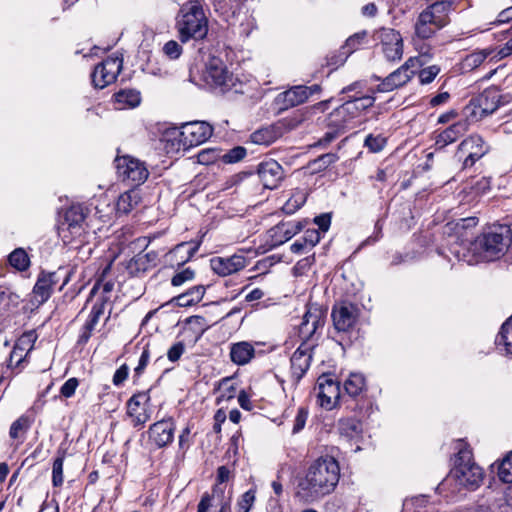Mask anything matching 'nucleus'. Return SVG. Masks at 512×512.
<instances>
[{
  "instance_id": "nucleus-6",
  "label": "nucleus",
  "mask_w": 512,
  "mask_h": 512,
  "mask_svg": "<svg viewBox=\"0 0 512 512\" xmlns=\"http://www.w3.org/2000/svg\"><path fill=\"white\" fill-rule=\"evenodd\" d=\"M85 214L83 207L72 205L66 210L63 220L58 225V236L65 245L79 248L85 242Z\"/></svg>"
},
{
  "instance_id": "nucleus-61",
  "label": "nucleus",
  "mask_w": 512,
  "mask_h": 512,
  "mask_svg": "<svg viewBox=\"0 0 512 512\" xmlns=\"http://www.w3.org/2000/svg\"><path fill=\"white\" fill-rule=\"evenodd\" d=\"M185 351V345L183 342H177L173 344L167 351V357L169 361H178Z\"/></svg>"
},
{
  "instance_id": "nucleus-57",
  "label": "nucleus",
  "mask_w": 512,
  "mask_h": 512,
  "mask_svg": "<svg viewBox=\"0 0 512 512\" xmlns=\"http://www.w3.org/2000/svg\"><path fill=\"white\" fill-rule=\"evenodd\" d=\"M428 502V499L425 495L414 496L411 498H407L403 501V509L410 510L412 508L418 509L425 507Z\"/></svg>"
},
{
  "instance_id": "nucleus-1",
  "label": "nucleus",
  "mask_w": 512,
  "mask_h": 512,
  "mask_svg": "<svg viewBox=\"0 0 512 512\" xmlns=\"http://www.w3.org/2000/svg\"><path fill=\"white\" fill-rule=\"evenodd\" d=\"M340 479V466L331 456L313 460L296 476L294 497L304 505H311L332 494Z\"/></svg>"
},
{
  "instance_id": "nucleus-56",
  "label": "nucleus",
  "mask_w": 512,
  "mask_h": 512,
  "mask_svg": "<svg viewBox=\"0 0 512 512\" xmlns=\"http://www.w3.org/2000/svg\"><path fill=\"white\" fill-rule=\"evenodd\" d=\"M308 409L306 407H300L298 408L297 414L294 419L293 429L292 432L294 434L300 432L306 424L307 418H308Z\"/></svg>"
},
{
  "instance_id": "nucleus-31",
  "label": "nucleus",
  "mask_w": 512,
  "mask_h": 512,
  "mask_svg": "<svg viewBox=\"0 0 512 512\" xmlns=\"http://www.w3.org/2000/svg\"><path fill=\"white\" fill-rule=\"evenodd\" d=\"M282 134L281 128L277 125L260 128L254 131L250 138L251 141L259 145H270L276 141Z\"/></svg>"
},
{
  "instance_id": "nucleus-15",
  "label": "nucleus",
  "mask_w": 512,
  "mask_h": 512,
  "mask_svg": "<svg viewBox=\"0 0 512 512\" xmlns=\"http://www.w3.org/2000/svg\"><path fill=\"white\" fill-rule=\"evenodd\" d=\"M489 151V146L480 135H470L459 145V153L467 154L463 166L472 167L476 161L482 158Z\"/></svg>"
},
{
  "instance_id": "nucleus-29",
  "label": "nucleus",
  "mask_w": 512,
  "mask_h": 512,
  "mask_svg": "<svg viewBox=\"0 0 512 512\" xmlns=\"http://www.w3.org/2000/svg\"><path fill=\"white\" fill-rule=\"evenodd\" d=\"M254 354L253 345L244 341L233 344L230 349V358L237 365L247 364L254 357Z\"/></svg>"
},
{
  "instance_id": "nucleus-12",
  "label": "nucleus",
  "mask_w": 512,
  "mask_h": 512,
  "mask_svg": "<svg viewBox=\"0 0 512 512\" xmlns=\"http://www.w3.org/2000/svg\"><path fill=\"white\" fill-rule=\"evenodd\" d=\"M360 315L357 305L350 302H340L333 306L331 317L338 332L347 333L355 328Z\"/></svg>"
},
{
  "instance_id": "nucleus-36",
  "label": "nucleus",
  "mask_w": 512,
  "mask_h": 512,
  "mask_svg": "<svg viewBox=\"0 0 512 512\" xmlns=\"http://www.w3.org/2000/svg\"><path fill=\"white\" fill-rule=\"evenodd\" d=\"M344 391L352 398L359 396L366 388L365 378L361 373H350L343 384Z\"/></svg>"
},
{
  "instance_id": "nucleus-26",
  "label": "nucleus",
  "mask_w": 512,
  "mask_h": 512,
  "mask_svg": "<svg viewBox=\"0 0 512 512\" xmlns=\"http://www.w3.org/2000/svg\"><path fill=\"white\" fill-rule=\"evenodd\" d=\"M173 431L171 423L160 421L150 427L149 438L152 444L158 448H163L173 440Z\"/></svg>"
},
{
  "instance_id": "nucleus-5",
  "label": "nucleus",
  "mask_w": 512,
  "mask_h": 512,
  "mask_svg": "<svg viewBox=\"0 0 512 512\" xmlns=\"http://www.w3.org/2000/svg\"><path fill=\"white\" fill-rule=\"evenodd\" d=\"M176 26L181 42L203 39L208 32V20L202 4L197 0L184 3L177 16Z\"/></svg>"
},
{
  "instance_id": "nucleus-21",
  "label": "nucleus",
  "mask_w": 512,
  "mask_h": 512,
  "mask_svg": "<svg viewBox=\"0 0 512 512\" xmlns=\"http://www.w3.org/2000/svg\"><path fill=\"white\" fill-rule=\"evenodd\" d=\"M258 176L267 189H274L283 178V169L275 160L261 162L257 169Z\"/></svg>"
},
{
  "instance_id": "nucleus-13",
  "label": "nucleus",
  "mask_w": 512,
  "mask_h": 512,
  "mask_svg": "<svg viewBox=\"0 0 512 512\" xmlns=\"http://www.w3.org/2000/svg\"><path fill=\"white\" fill-rule=\"evenodd\" d=\"M313 350L314 343H301L300 346L292 354L290 358V380L294 387L299 384L300 380L308 371L312 360Z\"/></svg>"
},
{
  "instance_id": "nucleus-2",
  "label": "nucleus",
  "mask_w": 512,
  "mask_h": 512,
  "mask_svg": "<svg viewBox=\"0 0 512 512\" xmlns=\"http://www.w3.org/2000/svg\"><path fill=\"white\" fill-rule=\"evenodd\" d=\"M511 242L512 234L508 226H493L471 243L468 250V253H472L471 257L467 258L465 253L461 256L459 251H455V256L459 261H465L469 265H474L480 261H494L507 252Z\"/></svg>"
},
{
  "instance_id": "nucleus-16",
  "label": "nucleus",
  "mask_w": 512,
  "mask_h": 512,
  "mask_svg": "<svg viewBox=\"0 0 512 512\" xmlns=\"http://www.w3.org/2000/svg\"><path fill=\"white\" fill-rule=\"evenodd\" d=\"M318 400L321 407L331 410L340 398V385L330 375H322L317 380Z\"/></svg>"
},
{
  "instance_id": "nucleus-44",
  "label": "nucleus",
  "mask_w": 512,
  "mask_h": 512,
  "mask_svg": "<svg viewBox=\"0 0 512 512\" xmlns=\"http://www.w3.org/2000/svg\"><path fill=\"white\" fill-rule=\"evenodd\" d=\"M9 263L19 271H24L29 267V258L25 250L18 248L9 255Z\"/></svg>"
},
{
  "instance_id": "nucleus-28",
  "label": "nucleus",
  "mask_w": 512,
  "mask_h": 512,
  "mask_svg": "<svg viewBox=\"0 0 512 512\" xmlns=\"http://www.w3.org/2000/svg\"><path fill=\"white\" fill-rule=\"evenodd\" d=\"M104 314V304L96 303L93 304L91 311L89 313L88 319L82 327L81 333L78 338V344L84 345L90 339L96 325L99 322V319Z\"/></svg>"
},
{
  "instance_id": "nucleus-9",
  "label": "nucleus",
  "mask_w": 512,
  "mask_h": 512,
  "mask_svg": "<svg viewBox=\"0 0 512 512\" xmlns=\"http://www.w3.org/2000/svg\"><path fill=\"white\" fill-rule=\"evenodd\" d=\"M118 177L129 185L139 186L146 181L149 172L144 162L131 156L115 159Z\"/></svg>"
},
{
  "instance_id": "nucleus-51",
  "label": "nucleus",
  "mask_w": 512,
  "mask_h": 512,
  "mask_svg": "<svg viewBox=\"0 0 512 512\" xmlns=\"http://www.w3.org/2000/svg\"><path fill=\"white\" fill-rule=\"evenodd\" d=\"M63 462L64 455L58 456L53 462L52 483L55 487H59L63 484Z\"/></svg>"
},
{
  "instance_id": "nucleus-63",
  "label": "nucleus",
  "mask_w": 512,
  "mask_h": 512,
  "mask_svg": "<svg viewBox=\"0 0 512 512\" xmlns=\"http://www.w3.org/2000/svg\"><path fill=\"white\" fill-rule=\"evenodd\" d=\"M129 368L126 364L121 365L114 373L112 382L115 386H121L127 379Z\"/></svg>"
},
{
  "instance_id": "nucleus-53",
  "label": "nucleus",
  "mask_w": 512,
  "mask_h": 512,
  "mask_svg": "<svg viewBox=\"0 0 512 512\" xmlns=\"http://www.w3.org/2000/svg\"><path fill=\"white\" fill-rule=\"evenodd\" d=\"M440 72V67L437 65H431L423 68L419 72V80L422 84L431 83Z\"/></svg>"
},
{
  "instance_id": "nucleus-38",
  "label": "nucleus",
  "mask_w": 512,
  "mask_h": 512,
  "mask_svg": "<svg viewBox=\"0 0 512 512\" xmlns=\"http://www.w3.org/2000/svg\"><path fill=\"white\" fill-rule=\"evenodd\" d=\"M490 50L484 49L481 51H475L467 55L462 61L463 71H472L479 67L485 59L491 54Z\"/></svg>"
},
{
  "instance_id": "nucleus-22",
  "label": "nucleus",
  "mask_w": 512,
  "mask_h": 512,
  "mask_svg": "<svg viewBox=\"0 0 512 512\" xmlns=\"http://www.w3.org/2000/svg\"><path fill=\"white\" fill-rule=\"evenodd\" d=\"M62 270L56 272H41L38 276L36 284L33 288L35 299L39 303L47 301L54 289V286L59 282V274Z\"/></svg>"
},
{
  "instance_id": "nucleus-42",
  "label": "nucleus",
  "mask_w": 512,
  "mask_h": 512,
  "mask_svg": "<svg viewBox=\"0 0 512 512\" xmlns=\"http://www.w3.org/2000/svg\"><path fill=\"white\" fill-rule=\"evenodd\" d=\"M490 499V495L482 496L478 500L474 512H500L503 506V499L501 497H493V504H488Z\"/></svg>"
},
{
  "instance_id": "nucleus-27",
  "label": "nucleus",
  "mask_w": 512,
  "mask_h": 512,
  "mask_svg": "<svg viewBox=\"0 0 512 512\" xmlns=\"http://www.w3.org/2000/svg\"><path fill=\"white\" fill-rule=\"evenodd\" d=\"M468 129L466 121H458L453 123L444 131L439 133L436 137L435 145L438 149H443L447 145L454 143L461 137Z\"/></svg>"
},
{
  "instance_id": "nucleus-10",
  "label": "nucleus",
  "mask_w": 512,
  "mask_h": 512,
  "mask_svg": "<svg viewBox=\"0 0 512 512\" xmlns=\"http://www.w3.org/2000/svg\"><path fill=\"white\" fill-rule=\"evenodd\" d=\"M426 54H421L420 58L410 57L401 67L390 73L378 85L379 92H389L405 85L415 74V68L425 63Z\"/></svg>"
},
{
  "instance_id": "nucleus-59",
  "label": "nucleus",
  "mask_w": 512,
  "mask_h": 512,
  "mask_svg": "<svg viewBox=\"0 0 512 512\" xmlns=\"http://www.w3.org/2000/svg\"><path fill=\"white\" fill-rule=\"evenodd\" d=\"M342 113L346 115V117H349V120H352L353 118L357 117L358 114L361 112L359 108L357 107V103L352 100H348L344 102L342 105L339 106Z\"/></svg>"
},
{
  "instance_id": "nucleus-32",
  "label": "nucleus",
  "mask_w": 512,
  "mask_h": 512,
  "mask_svg": "<svg viewBox=\"0 0 512 512\" xmlns=\"http://www.w3.org/2000/svg\"><path fill=\"white\" fill-rule=\"evenodd\" d=\"M117 109L135 108L141 102L140 92L135 89H124L114 94Z\"/></svg>"
},
{
  "instance_id": "nucleus-45",
  "label": "nucleus",
  "mask_w": 512,
  "mask_h": 512,
  "mask_svg": "<svg viewBox=\"0 0 512 512\" xmlns=\"http://www.w3.org/2000/svg\"><path fill=\"white\" fill-rule=\"evenodd\" d=\"M110 266H107L105 270L102 273L101 278L95 283V285L92 288V293L101 290L102 296L101 301L99 303H103L105 305V302L108 300V294L113 291L114 289V282L112 280H105L104 275L107 270H109Z\"/></svg>"
},
{
  "instance_id": "nucleus-14",
  "label": "nucleus",
  "mask_w": 512,
  "mask_h": 512,
  "mask_svg": "<svg viewBox=\"0 0 512 512\" xmlns=\"http://www.w3.org/2000/svg\"><path fill=\"white\" fill-rule=\"evenodd\" d=\"M122 69V59L108 57L98 64L91 75L94 87L102 89L113 83Z\"/></svg>"
},
{
  "instance_id": "nucleus-8",
  "label": "nucleus",
  "mask_w": 512,
  "mask_h": 512,
  "mask_svg": "<svg viewBox=\"0 0 512 512\" xmlns=\"http://www.w3.org/2000/svg\"><path fill=\"white\" fill-rule=\"evenodd\" d=\"M500 99V91L496 87H489L470 100L465 107L466 114L474 120H481L498 109Z\"/></svg>"
},
{
  "instance_id": "nucleus-50",
  "label": "nucleus",
  "mask_w": 512,
  "mask_h": 512,
  "mask_svg": "<svg viewBox=\"0 0 512 512\" xmlns=\"http://www.w3.org/2000/svg\"><path fill=\"white\" fill-rule=\"evenodd\" d=\"M246 154L247 152L244 147L236 146L223 154L222 161L227 164L237 163L244 159Z\"/></svg>"
},
{
  "instance_id": "nucleus-3",
  "label": "nucleus",
  "mask_w": 512,
  "mask_h": 512,
  "mask_svg": "<svg viewBox=\"0 0 512 512\" xmlns=\"http://www.w3.org/2000/svg\"><path fill=\"white\" fill-rule=\"evenodd\" d=\"M203 79L207 85L222 94L245 95L253 90L250 81L235 75L218 57L209 58Z\"/></svg>"
},
{
  "instance_id": "nucleus-52",
  "label": "nucleus",
  "mask_w": 512,
  "mask_h": 512,
  "mask_svg": "<svg viewBox=\"0 0 512 512\" xmlns=\"http://www.w3.org/2000/svg\"><path fill=\"white\" fill-rule=\"evenodd\" d=\"M255 490L249 489L246 491L242 496L241 499L238 501V510L239 512H249L252 508L254 502H255Z\"/></svg>"
},
{
  "instance_id": "nucleus-11",
  "label": "nucleus",
  "mask_w": 512,
  "mask_h": 512,
  "mask_svg": "<svg viewBox=\"0 0 512 512\" xmlns=\"http://www.w3.org/2000/svg\"><path fill=\"white\" fill-rule=\"evenodd\" d=\"M325 324L324 312L317 306H309L299 325V338L302 343H314L316 346L318 330Z\"/></svg>"
},
{
  "instance_id": "nucleus-17",
  "label": "nucleus",
  "mask_w": 512,
  "mask_h": 512,
  "mask_svg": "<svg viewBox=\"0 0 512 512\" xmlns=\"http://www.w3.org/2000/svg\"><path fill=\"white\" fill-rule=\"evenodd\" d=\"M149 402L150 395L148 391L136 393L127 401V414L135 427L143 426L150 419L147 410Z\"/></svg>"
},
{
  "instance_id": "nucleus-47",
  "label": "nucleus",
  "mask_w": 512,
  "mask_h": 512,
  "mask_svg": "<svg viewBox=\"0 0 512 512\" xmlns=\"http://www.w3.org/2000/svg\"><path fill=\"white\" fill-rule=\"evenodd\" d=\"M151 269L141 254L135 255L128 263L127 270L132 276H139Z\"/></svg>"
},
{
  "instance_id": "nucleus-48",
  "label": "nucleus",
  "mask_w": 512,
  "mask_h": 512,
  "mask_svg": "<svg viewBox=\"0 0 512 512\" xmlns=\"http://www.w3.org/2000/svg\"><path fill=\"white\" fill-rule=\"evenodd\" d=\"M28 351L20 347V344H16L10 353L8 367L12 369L20 368L21 364L25 361Z\"/></svg>"
},
{
  "instance_id": "nucleus-18",
  "label": "nucleus",
  "mask_w": 512,
  "mask_h": 512,
  "mask_svg": "<svg viewBox=\"0 0 512 512\" xmlns=\"http://www.w3.org/2000/svg\"><path fill=\"white\" fill-rule=\"evenodd\" d=\"M380 37L385 58L389 61L400 60L403 55V41L400 33L394 29H382Z\"/></svg>"
},
{
  "instance_id": "nucleus-37",
  "label": "nucleus",
  "mask_w": 512,
  "mask_h": 512,
  "mask_svg": "<svg viewBox=\"0 0 512 512\" xmlns=\"http://www.w3.org/2000/svg\"><path fill=\"white\" fill-rule=\"evenodd\" d=\"M495 343L498 347L503 346L506 354L512 356V316L502 324Z\"/></svg>"
},
{
  "instance_id": "nucleus-49",
  "label": "nucleus",
  "mask_w": 512,
  "mask_h": 512,
  "mask_svg": "<svg viewBox=\"0 0 512 512\" xmlns=\"http://www.w3.org/2000/svg\"><path fill=\"white\" fill-rule=\"evenodd\" d=\"M367 38V32L361 31L353 34L347 40L343 49H347L346 54H351L355 50H357L362 44H364Z\"/></svg>"
},
{
  "instance_id": "nucleus-4",
  "label": "nucleus",
  "mask_w": 512,
  "mask_h": 512,
  "mask_svg": "<svg viewBox=\"0 0 512 512\" xmlns=\"http://www.w3.org/2000/svg\"><path fill=\"white\" fill-rule=\"evenodd\" d=\"M483 479L484 471L474 461L472 450H458L455 457L454 468L451 470L449 476L441 483V489H447L452 483H455L459 488L452 489V493L460 491V488L473 491L482 484Z\"/></svg>"
},
{
  "instance_id": "nucleus-55",
  "label": "nucleus",
  "mask_w": 512,
  "mask_h": 512,
  "mask_svg": "<svg viewBox=\"0 0 512 512\" xmlns=\"http://www.w3.org/2000/svg\"><path fill=\"white\" fill-rule=\"evenodd\" d=\"M194 276H195L194 271L190 268H186V269L176 273L172 277L171 284L175 287H179V286L183 285L185 282L193 280Z\"/></svg>"
},
{
  "instance_id": "nucleus-24",
  "label": "nucleus",
  "mask_w": 512,
  "mask_h": 512,
  "mask_svg": "<svg viewBox=\"0 0 512 512\" xmlns=\"http://www.w3.org/2000/svg\"><path fill=\"white\" fill-rule=\"evenodd\" d=\"M307 101L304 85L293 86L290 89L280 93L275 98V103L280 110H287Z\"/></svg>"
},
{
  "instance_id": "nucleus-39",
  "label": "nucleus",
  "mask_w": 512,
  "mask_h": 512,
  "mask_svg": "<svg viewBox=\"0 0 512 512\" xmlns=\"http://www.w3.org/2000/svg\"><path fill=\"white\" fill-rule=\"evenodd\" d=\"M326 121L329 129H333L336 132H342L345 130L350 120L349 117H346V115L342 113L341 109L337 107L328 115Z\"/></svg>"
},
{
  "instance_id": "nucleus-58",
  "label": "nucleus",
  "mask_w": 512,
  "mask_h": 512,
  "mask_svg": "<svg viewBox=\"0 0 512 512\" xmlns=\"http://www.w3.org/2000/svg\"><path fill=\"white\" fill-rule=\"evenodd\" d=\"M213 5L214 10L221 17H223L226 21H228V17L230 16L231 6L227 0H209Z\"/></svg>"
},
{
  "instance_id": "nucleus-30",
  "label": "nucleus",
  "mask_w": 512,
  "mask_h": 512,
  "mask_svg": "<svg viewBox=\"0 0 512 512\" xmlns=\"http://www.w3.org/2000/svg\"><path fill=\"white\" fill-rule=\"evenodd\" d=\"M414 30L417 37L421 39H429L441 29L429 16H427V13L422 11L416 19Z\"/></svg>"
},
{
  "instance_id": "nucleus-20",
  "label": "nucleus",
  "mask_w": 512,
  "mask_h": 512,
  "mask_svg": "<svg viewBox=\"0 0 512 512\" xmlns=\"http://www.w3.org/2000/svg\"><path fill=\"white\" fill-rule=\"evenodd\" d=\"M337 430L341 439L348 445H356L360 448L359 443L362 439L363 427L362 423L351 417L341 418L337 422Z\"/></svg>"
},
{
  "instance_id": "nucleus-64",
  "label": "nucleus",
  "mask_w": 512,
  "mask_h": 512,
  "mask_svg": "<svg viewBox=\"0 0 512 512\" xmlns=\"http://www.w3.org/2000/svg\"><path fill=\"white\" fill-rule=\"evenodd\" d=\"M304 242L312 249L320 241V232L316 229H307L302 237Z\"/></svg>"
},
{
  "instance_id": "nucleus-7",
  "label": "nucleus",
  "mask_w": 512,
  "mask_h": 512,
  "mask_svg": "<svg viewBox=\"0 0 512 512\" xmlns=\"http://www.w3.org/2000/svg\"><path fill=\"white\" fill-rule=\"evenodd\" d=\"M213 133V127L204 121L185 123L180 129H173L168 135H172L178 141V149L184 150L198 146L207 141Z\"/></svg>"
},
{
  "instance_id": "nucleus-46",
  "label": "nucleus",
  "mask_w": 512,
  "mask_h": 512,
  "mask_svg": "<svg viewBox=\"0 0 512 512\" xmlns=\"http://www.w3.org/2000/svg\"><path fill=\"white\" fill-rule=\"evenodd\" d=\"M387 144V138L382 134H369L364 140V147L371 153L381 152Z\"/></svg>"
},
{
  "instance_id": "nucleus-60",
  "label": "nucleus",
  "mask_w": 512,
  "mask_h": 512,
  "mask_svg": "<svg viewBox=\"0 0 512 512\" xmlns=\"http://www.w3.org/2000/svg\"><path fill=\"white\" fill-rule=\"evenodd\" d=\"M163 51L170 59H177L182 54V47L176 41L170 40L164 45Z\"/></svg>"
},
{
  "instance_id": "nucleus-34",
  "label": "nucleus",
  "mask_w": 512,
  "mask_h": 512,
  "mask_svg": "<svg viewBox=\"0 0 512 512\" xmlns=\"http://www.w3.org/2000/svg\"><path fill=\"white\" fill-rule=\"evenodd\" d=\"M139 202V193L136 190H129L119 196L116 202V211L118 214H128Z\"/></svg>"
},
{
  "instance_id": "nucleus-62",
  "label": "nucleus",
  "mask_w": 512,
  "mask_h": 512,
  "mask_svg": "<svg viewBox=\"0 0 512 512\" xmlns=\"http://www.w3.org/2000/svg\"><path fill=\"white\" fill-rule=\"evenodd\" d=\"M78 385L79 381L77 378H70L62 385L60 392L64 397L70 398L74 395Z\"/></svg>"
},
{
  "instance_id": "nucleus-23",
  "label": "nucleus",
  "mask_w": 512,
  "mask_h": 512,
  "mask_svg": "<svg viewBox=\"0 0 512 512\" xmlns=\"http://www.w3.org/2000/svg\"><path fill=\"white\" fill-rule=\"evenodd\" d=\"M454 9L453 0H440L428 5L422 11L442 29L450 23V14Z\"/></svg>"
},
{
  "instance_id": "nucleus-41",
  "label": "nucleus",
  "mask_w": 512,
  "mask_h": 512,
  "mask_svg": "<svg viewBox=\"0 0 512 512\" xmlns=\"http://www.w3.org/2000/svg\"><path fill=\"white\" fill-rule=\"evenodd\" d=\"M32 424V419H30L27 415L20 416L16 421H14L10 427L9 435L12 439L19 440L22 439L30 428Z\"/></svg>"
},
{
  "instance_id": "nucleus-35",
  "label": "nucleus",
  "mask_w": 512,
  "mask_h": 512,
  "mask_svg": "<svg viewBox=\"0 0 512 512\" xmlns=\"http://www.w3.org/2000/svg\"><path fill=\"white\" fill-rule=\"evenodd\" d=\"M205 294V288L197 285L174 298L176 304L180 307L192 306L200 302Z\"/></svg>"
},
{
  "instance_id": "nucleus-19",
  "label": "nucleus",
  "mask_w": 512,
  "mask_h": 512,
  "mask_svg": "<svg viewBox=\"0 0 512 512\" xmlns=\"http://www.w3.org/2000/svg\"><path fill=\"white\" fill-rule=\"evenodd\" d=\"M212 270L220 276H228L247 266V259L242 254L229 257H215L210 260Z\"/></svg>"
},
{
  "instance_id": "nucleus-43",
  "label": "nucleus",
  "mask_w": 512,
  "mask_h": 512,
  "mask_svg": "<svg viewBox=\"0 0 512 512\" xmlns=\"http://www.w3.org/2000/svg\"><path fill=\"white\" fill-rule=\"evenodd\" d=\"M307 196L304 191L295 192L283 205L282 210L286 214H293L306 202Z\"/></svg>"
},
{
  "instance_id": "nucleus-54",
  "label": "nucleus",
  "mask_w": 512,
  "mask_h": 512,
  "mask_svg": "<svg viewBox=\"0 0 512 512\" xmlns=\"http://www.w3.org/2000/svg\"><path fill=\"white\" fill-rule=\"evenodd\" d=\"M256 28L255 19L249 15H244L238 27V33L241 36L248 37L251 32Z\"/></svg>"
},
{
  "instance_id": "nucleus-25",
  "label": "nucleus",
  "mask_w": 512,
  "mask_h": 512,
  "mask_svg": "<svg viewBox=\"0 0 512 512\" xmlns=\"http://www.w3.org/2000/svg\"><path fill=\"white\" fill-rule=\"evenodd\" d=\"M303 229L302 222H281L270 229L273 245H281L290 240Z\"/></svg>"
},
{
  "instance_id": "nucleus-33",
  "label": "nucleus",
  "mask_w": 512,
  "mask_h": 512,
  "mask_svg": "<svg viewBox=\"0 0 512 512\" xmlns=\"http://www.w3.org/2000/svg\"><path fill=\"white\" fill-rule=\"evenodd\" d=\"M237 390L236 383L233 378L225 377L218 381L214 388V393H217L216 403L220 404L224 401H229L235 397Z\"/></svg>"
},
{
  "instance_id": "nucleus-40",
  "label": "nucleus",
  "mask_w": 512,
  "mask_h": 512,
  "mask_svg": "<svg viewBox=\"0 0 512 512\" xmlns=\"http://www.w3.org/2000/svg\"><path fill=\"white\" fill-rule=\"evenodd\" d=\"M497 465V475L503 483H512V450Z\"/></svg>"
}]
</instances>
